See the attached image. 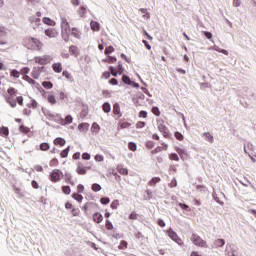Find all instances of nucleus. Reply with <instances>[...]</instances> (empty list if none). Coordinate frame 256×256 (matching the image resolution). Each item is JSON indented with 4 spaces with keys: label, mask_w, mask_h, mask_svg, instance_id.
<instances>
[{
    "label": "nucleus",
    "mask_w": 256,
    "mask_h": 256,
    "mask_svg": "<svg viewBox=\"0 0 256 256\" xmlns=\"http://www.w3.org/2000/svg\"><path fill=\"white\" fill-rule=\"evenodd\" d=\"M139 11H140V13H142L143 19H151V15H150L149 12L147 11V9H145V8H140Z\"/></svg>",
    "instance_id": "obj_21"
},
{
    "label": "nucleus",
    "mask_w": 256,
    "mask_h": 256,
    "mask_svg": "<svg viewBox=\"0 0 256 256\" xmlns=\"http://www.w3.org/2000/svg\"><path fill=\"white\" fill-rule=\"evenodd\" d=\"M203 137L205 138L206 141H208V143H213V141H215L213 135H211V133L209 132H204Z\"/></svg>",
    "instance_id": "obj_20"
},
{
    "label": "nucleus",
    "mask_w": 256,
    "mask_h": 256,
    "mask_svg": "<svg viewBox=\"0 0 256 256\" xmlns=\"http://www.w3.org/2000/svg\"><path fill=\"white\" fill-rule=\"evenodd\" d=\"M78 14L80 15V17H85V15H87V8L86 7H80V9L78 10Z\"/></svg>",
    "instance_id": "obj_39"
},
{
    "label": "nucleus",
    "mask_w": 256,
    "mask_h": 256,
    "mask_svg": "<svg viewBox=\"0 0 256 256\" xmlns=\"http://www.w3.org/2000/svg\"><path fill=\"white\" fill-rule=\"evenodd\" d=\"M49 149H51V146L49 145V143L44 142L40 144L41 151H49Z\"/></svg>",
    "instance_id": "obj_34"
},
{
    "label": "nucleus",
    "mask_w": 256,
    "mask_h": 256,
    "mask_svg": "<svg viewBox=\"0 0 256 256\" xmlns=\"http://www.w3.org/2000/svg\"><path fill=\"white\" fill-rule=\"evenodd\" d=\"M178 205L181 209H183V211H191V208H189L187 204L179 203Z\"/></svg>",
    "instance_id": "obj_55"
},
{
    "label": "nucleus",
    "mask_w": 256,
    "mask_h": 256,
    "mask_svg": "<svg viewBox=\"0 0 256 256\" xmlns=\"http://www.w3.org/2000/svg\"><path fill=\"white\" fill-rule=\"evenodd\" d=\"M115 51V48L113 46H108L105 48V55H111V53H113Z\"/></svg>",
    "instance_id": "obj_42"
},
{
    "label": "nucleus",
    "mask_w": 256,
    "mask_h": 256,
    "mask_svg": "<svg viewBox=\"0 0 256 256\" xmlns=\"http://www.w3.org/2000/svg\"><path fill=\"white\" fill-rule=\"evenodd\" d=\"M52 69L54 73H63V64H61V62H56L52 64Z\"/></svg>",
    "instance_id": "obj_10"
},
{
    "label": "nucleus",
    "mask_w": 256,
    "mask_h": 256,
    "mask_svg": "<svg viewBox=\"0 0 256 256\" xmlns=\"http://www.w3.org/2000/svg\"><path fill=\"white\" fill-rule=\"evenodd\" d=\"M30 71L31 69H29V67H24L20 70V75H27Z\"/></svg>",
    "instance_id": "obj_53"
},
{
    "label": "nucleus",
    "mask_w": 256,
    "mask_h": 256,
    "mask_svg": "<svg viewBox=\"0 0 256 256\" xmlns=\"http://www.w3.org/2000/svg\"><path fill=\"white\" fill-rule=\"evenodd\" d=\"M71 214L73 217H79V215H81V210H79V208H72Z\"/></svg>",
    "instance_id": "obj_41"
},
{
    "label": "nucleus",
    "mask_w": 256,
    "mask_h": 256,
    "mask_svg": "<svg viewBox=\"0 0 256 256\" xmlns=\"http://www.w3.org/2000/svg\"><path fill=\"white\" fill-rule=\"evenodd\" d=\"M174 137H175L178 141H183V139H185V137L183 136V134H181L180 132H175V133H174Z\"/></svg>",
    "instance_id": "obj_50"
},
{
    "label": "nucleus",
    "mask_w": 256,
    "mask_h": 256,
    "mask_svg": "<svg viewBox=\"0 0 256 256\" xmlns=\"http://www.w3.org/2000/svg\"><path fill=\"white\" fill-rule=\"evenodd\" d=\"M175 151L178 153V155H180L181 159H183V155H187V153L185 152V150L179 148V147H176L175 148Z\"/></svg>",
    "instance_id": "obj_45"
},
{
    "label": "nucleus",
    "mask_w": 256,
    "mask_h": 256,
    "mask_svg": "<svg viewBox=\"0 0 256 256\" xmlns=\"http://www.w3.org/2000/svg\"><path fill=\"white\" fill-rule=\"evenodd\" d=\"M34 61L38 65H49V63L53 61V57H51V55L36 56L34 58Z\"/></svg>",
    "instance_id": "obj_5"
},
{
    "label": "nucleus",
    "mask_w": 256,
    "mask_h": 256,
    "mask_svg": "<svg viewBox=\"0 0 256 256\" xmlns=\"http://www.w3.org/2000/svg\"><path fill=\"white\" fill-rule=\"evenodd\" d=\"M111 200L108 197H103L100 199V203H102V205H109V202Z\"/></svg>",
    "instance_id": "obj_57"
},
{
    "label": "nucleus",
    "mask_w": 256,
    "mask_h": 256,
    "mask_svg": "<svg viewBox=\"0 0 256 256\" xmlns=\"http://www.w3.org/2000/svg\"><path fill=\"white\" fill-rule=\"evenodd\" d=\"M47 101L51 105H55L57 103V99H55V95H53V94H48Z\"/></svg>",
    "instance_id": "obj_26"
},
{
    "label": "nucleus",
    "mask_w": 256,
    "mask_h": 256,
    "mask_svg": "<svg viewBox=\"0 0 256 256\" xmlns=\"http://www.w3.org/2000/svg\"><path fill=\"white\" fill-rule=\"evenodd\" d=\"M49 179L52 183H59V181L63 179V171H61L60 169H54L50 173Z\"/></svg>",
    "instance_id": "obj_3"
},
{
    "label": "nucleus",
    "mask_w": 256,
    "mask_h": 256,
    "mask_svg": "<svg viewBox=\"0 0 256 256\" xmlns=\"http://www.w3.org/2000/svg\"><path fill=\"white\" fill-rule=\"evenodd\" d=\"M87 169H91V167H85L82 164H78L76 168V173L78 175H87Z\"/></svg>",
    "instance_id": "obj_9"
},
{
    "label": "nucleus",
    "mask_w": 256,
    "mask_h": 256,
    "mask_svg": "<svg viewBox=\"0 0 256 256\" xmlns=\"http://www.w3.org/2000/svg\"><path fill=\"white\" fill-rule=\"evenodd\" d=\"M101 185L94 183L92 184V191H94V193H98V191H101Z\"/></svg>",
    "instance_id": "obj_43"
},
{
    "label": "nucleus",
    "mask_w": 256,
    "mask_h": 256,
    "mask_svg": "<svg viewBox=\"0 0 256 256\" xmlns=\"http://www.w3.org/2000/svg\"><path fill=\"white\" fill-rule=\"evenodd\" d=\"M225 245V240L224 239H217L214 241V247H223Z\"/></svg>",
    "instance_id": "obj_31"
},
{
    "label": "nucleus",
    "mask_w": 256,
    "mask_h": 256,
    "mask_svg": "<svg viewBox=\"0 0 256 256\" xmlns=\"http://www.w3.org/2000/svg\"><path fill=\"white\" fill-rule=\"evenodd\" d=\"M61 36L65 43L71 41V26L65 17L61 18Z\"/></svg>",
    "instance_id": "obj_2"
},
{
    "label": "nucleus",
    "mask_w": 256,
    "mask_h": 256,
    "mask_svg": "<svg viewBox=\"0 0 256 256\" xmlns=\"http://www.w3.org/2000/svg\"><path fill=\"white\" fill-rule=\"evenodd\" d=\"M169 187L173 188V187H177V179H172V181L169 183Z\"/></svg>",
    "instance_id": "obj_64"
},
{
    "label": "nucleus",
    "mask_w": 256,
    "mask_h": 256,
    "mask_svg": "<svg viewBox=\"0 0 256 256\" xmlns=\"http://www.w3.org/2000/svg\"><path fill=\"white\" fill-rule=\"evenodd\" d=\"M122 81L125 83V85H134V87H139V84L132 82L131 78H129L127 75L122 76Z\"/></svg>",
    "instance_id": "obj_12"
},
{
    "label": "nucleus",
    "mask_w": 256,
    "mask_h": 256,
    "mask_svg": "<svg viewBox=\"0 0 256 256\" xmlns=\"http://www.w3.org/2000/svg\"><path fill=\"white\" fill-rule=\"evenodd\" d=\"M0 136L1 137H9V128L2 126L0 127Z\"/></svg>",
    "instance_id": "obj_17"
},
{
    "label": "nucleus",
    "mask_w": 256,
    "mask_h": 256,
    "mask_svg": "<svg viewBox=\"0 0 256 256\" xmlns=\"http://www.w3.org/2000/svg\"><path fill=\"white\" fill-rule=\"evenodd\" d=\"M69 151H71V146H68L66 149H64L61 153H60V157L62 159H65L69 156Z\"/></svg>",
    "instance_id": "obj_23"
},
{
    "label": "nucleus",
    "mask_w": 256,
    "mask_h": 256,
    "mask_svg": "<svg viewBox=\"0 0 256 256\" xmlns=\"http://www.w3.org/2000/svg\"><path fill=\"white\" fill-rule=\"evenodd\" d=\"M113 113L114 115H118V119L123 117V114L121 113V106L119 105V103H115L113 105Z\"/></svg>",
    "instance_id": "obj_11"
},
{
    "label": "nucleus",
    "mask_w": 256,
    "mask_h": 256,
    "mask_svg": "<svg viewBox=\"0 0 256 256\" xmlns=\"http://www.w3.org/2000/svg\"><path fill=\"white\" fill-rule=\"evenodd\" d=\"M168 237L172 239L177 245H180V247H183L184 243L183 240L177 235V232L173 231V228H170L166 231Z\"/></svg>",
    "instance_id": "obj_6"
},
{
    "label": "nucleus",
    "mask_w": 256,
    "mask_h": 256,
    "mask_svg": "<svg viewBox=\"0 0 256 256\" xmlns=\"http://www.w3.org/2000/svg\"><path fill=\"white\" fill-rule=\"evenodd\" d=\"M169 160L170 161H179V155H177L176 153H172L169 155Z\"/></svg>",
    "instance_id": "obj_49"
},
{
    "label": "nucleus",
    "mask_w": 256,
    "mask_h": 256,
    "mask_svg": "<svg viewBox=\"0 0 256 256\" xmlns=\"http://www.w3.org/2000/svg\"><path fill=\"white\" fill-rule=\"evenodd\" d=\"M191 241L193 245H196V247L206 248L207 247V241L203 240L201 236L197 234H192Z\"/></svg>",
    "instance_id": "obj_4"
},
{
    "label": "nucleus",
    "mask_w": 256,
    "mask_h": 256,
    "mask_svg": "<svg viewBox=\"0 0 256 256\" xmlns=\"http://www.w3.org/2000/svg\"><path fill=\"white\" fill-rule=\"evenodd\" d=\"M22 45L29 51H43V47H45L43 41L33 36H25L22 39Z\"/></svg>",
    "instance_id": "obj_1"
},
{
    "label": "nucleus",
    "mask_w": 256,
    "mask_h": 256,
    "mask_svg": "<svg viewBox=\"0 0 256 256\" xmlns=\"http://www.w3.org/2000/svg\"><path fill=\"white\" fill-rule=\"evenodd\" d=\"M145 122H143V121H138L137 123H136V129H143V127H145Z\"/></svg>",
    "instance_id": "obj_59"
},
{
    "label": "nucleus",
    "mask_w": 256,
    "mask_h": 256,
    "mask_svg": "<svg viewBox=\"0 0 256 256\" xmlns=\"http://www.w3.org/2000/svg\"><path fill=\"white\" fill-rule=\"evenodd\" d=\"M93 221H94V223H102L103 215L99 212L94 213L93 214Z\"/></svg>",
    "instance_id": "obj_15"
},
{
    "label": "nucleus",
    "mask_w": 256,
    "mask_h": 256,
    "mask_svg": "<svg viewBox=\"0 0 256 256\" xmlns=\"http://www.w3.org/2000/svg\"><path fill=\"white\" fill-rule=\"evenodd\" d=\"M95 161H98L99 163L103 162L105 160V157H103V155L101 154H97L95 157H94Z\"/></svg>",
    "instance_id": "obj_56"
},
{
    "label": "nucleus",
    "mask_w": 256,
    "mask_h": 256,
    "mask_svg": "<svg viewBox=\"0 0 256 256\" xmlns=\"http://www.w3.org/2000/svg\"><path fill=\"white\" fill-rule=\"evenodd\" d=\"M46 37H49V39H56V37H59V32L55 28H48L44 31Z\"/></svg>",
    "instance_id": "obj_7"
},
{
    "label": "nucleus",
    "mask_w": 256,
    "mask_h": 256,
    "mask_svg": "<svg viewBox=\"0 0 256 256\" xmlns=\"http://www.w3.org/2000/svg\"><path fill=\"white\" fill-rule=\"evenodd\" d=\"M101 127L99 126V124H97V122H94L92 124V127H91V130L94 132V133H99Z\"/></svg>",
    "instance_id": "obj_38"
},
{
    "label": "nucleus",
    "mask_w": 256,
    "mask_h": 256,
    "mask_svg": "<svg viewBox=\"0 0 256 256\" xmlns=\"http://www.w3.org/2000/svg\"><path fill=\"white\" fill-rule=\"evenodd\" d=\"M72 199H74L75 201H78V203H82L83 195H81L79 193H73L72 194Z\"/></svg>",
    "instance_id": "obj_25"
},
{
    "label": "nucleus",
    "mask_w": 256,
    "mask_h": 256,
    "mask_svg": "<svg viewBox=\"0 0 256 256\" xmlns=\"http://www.w3.org/2000/svg\"><path fill=\"white\" fill-rule=\"evenodd\" d=\"M59 165V160L57 158H53L50 162H49V166L50 167H57Z\"/></svg>",
    "instance_id": "obj_44"
},
{
    "label": "nucleus",
    "mask_w": 256,
    "mask_h": 256,
    "mask_svg": "<svg viewBox=\"0 0 256 256\" xmlns=\"http://www.w3.org/2000/svg\"><path fill=\"white\" fill-rule=\"evenodd\" d=\"M16 101L18 103V105H20L21 107H23V96H18L16 98Z\"/></svg>",
    "instance_id": "obj_63"
},
{
    "label": "nucleus",
    "mask_w": 256,
    "mask_h": 256,
    "mask_svg": "<svg viewBox=\"0 0 256 256\" xmlns=\"http://www.w3.org/2000/svg\"><path fill=\"white\" fill-rule=\"evenodd\" d=\"M157 183H161V178L159 177H154L152 178L149 182H148V185L150 187H155L157 185Z\"/></svg>",
    "instance_id": "obj_18"
},
{
    "label": "nucleus",
    "mask_w": 256,
    "mask_h": 256,
    "mask_svg": "<svg viewBox=\"0 0 256 256\" xmlns=\"http://www.w3.org/2000/svg\"><path fill=\"white\" fill-rule=\"evenodd\" d=\"M120 125V129H129V127H131V123L129 122H121L119 123Z\"/></svg>",
    "instance_id": "obj_46"
},
{
    "label": "nucleus",
    "mask_w": 256,
    "mask_h": 256,
    "mask_svg": "<svg viewBox=\"0 0 256 256\" xmlns=\"http://www.w3.org/2000/svg\"><path fill=\"white\" fill-rule=\"evenodd\" d=\"M66 183H70V185L75 186V182H73V176L71 174H65Z\"/></svg>",
    "instance_id": "obj_29"
},
{
    "label": "nucleus",
    "mask_w": 256,
    "mask_h": 256,
    "mask_svg": "<svg viewBox=\"0 0 256 256\" xmlns=\"http://www.w3.org/2000/svg\"><path fill=\"white\" fill-rule=\"evenodd\" d=\"M43 23L45 25H49L50 27H55V21L51 20L50 18L44 17Z\"/></svg>",
    "instance_id": "obj_24"
},
{
    "label": "nucleus",
    "mask_w": 256,
    "mask_h": 256,
    "mask_svg": "<svg viewBox=\"0 0 256 256\" xmlns=\"http://www.w3.org/2000/svg\"><path fill=\"white\" fill-rule=\"evenodd\" d=\"M19 131H20V133H24V135H27V133H29V131H31V129L25 125H21L19 127Z\"/></svg>",
    "instance_id": "obj_32"
},
{
    "label": "nucleus",
    "mask_w": 256,
    "mask_h": 256,
    "mask_svg": "<svg viewBox=\"0 0 256 256\" xmlns=\"http://www.w3.org/2000/svg\"><path fill=\"white\" fill-rule=\"evenodd\" d=\"M6 101L7 103L10 104L11 107L13 108L17 107V101H15L13 98L7 97Z\"/></svg>",
    "instance_id": "obj_37"
},
{
    "label": "nucleus",
    "mask_w": 256,
    "mask_h": 256,
    "mask_svg": "<svg viewBox=\"0 0 256 256\" xmlns=\"http://www.w3.org/2000/svg\"><path fill=\"white\" fill-rule=\"evenodd\" d=\"M31 75L33 79H39V77H41V74L39 73V71H32Z\"/></svg>",
    "instance_id": "obj_61"
},
{
    "label": "nucleus",
    "mask_w": 256,
    "mask_h": 256,
    "mask_svg": "<svg viewBox=\"0 0 256 256\" xmlns=\"http://www.w3.org/2000/svg\"><path fill=\"white\" fill-rule=\"evenodd\" d=\"M62 192L64 195H71V187L70 186H62Z\"/></svg>",
    "instance_id": "obj_40"
},
{
    "label": "nucleus",
    "mask_w": 256,
    "mask_h": 256,
    "mask_svg": "<svg viewBox=\"0 0 256 256\" xmlns=\"http://www.w3.org/2000/svg\"><path fill=\"white\" fill-rule=\"evenodd\" d=\"M24 81H27V83H30V85H34L35 84V80H33L31 77L24 75L23 76Z\"/></svg>",
    "instance_id": "obj_48"
},
{
    "label": "nucleus",
    "mask_w": 256,
    "mask_h": 256,
    "mask_svg": "<svg viewBox=\"0 0 256 256\" xmlns=\"http://www.w3.org/2000/svg\"><path fill=\"white\" fill-rule=\"evenodd\" d=\"M53 143L56 146L65 147V144L67 143V141H65L64 138L58 137V138L54 139Z\"/></svg>",
    "instance_id": "obj_13"
},
{
    "label": "nucleus",
    "mask_w": 256,
    "mask_h": 256,
    "mask_svg": "<svg viewBox=\"0 0 256 256\" xmlns=\"http://www.w3.org/2000/svg\"><path fill=\"white\" fill-rule=\"evenodd\" d=\"M152 113L153 115H156V117H159V115H161V111L159 110V107H153Z\"/></svg>",
    "instance_id": "obj_52"
},
{
    "label": "nucleus",
    "mask_w": 256,
    "mask_h": 256,
    "mask_svg": "<svg viewBox=\"0 0 256 256\" xmlns=\"http://www.w3.org/2000/svg\"><path fill=\"white\" fill-rule=\"evenodd\" d=\"M69 53L77 57V55H79V48H77L75 45H72L69 47Z\"/></svg>",
    "instance_id": "obj_19"
},
{
    "label": "nucleus",
    "mask_w": 256,
    "mask_h": 256,
    "mask_svg": "<svg viewBox=\"0 0 256 256\" xmlns=\"http://www.w3.org/2000/svg\"><path fill=\"white\" fill-rule=\"evenodd\" d=\"M106 229L108 231H113V223H111V221L106 220V225H105Z\"/></svg>",
    "instance_id": "obj_51"
},
{
    "label": "nucleus",
    "mask_w": 256,
    "mask_h": 256,
    "mask_svg": "<svg viewBox=\"0 0 256 256\" xmlns=\"http://www.w3.org/2000/svg\"><path fill=\"white\" fill-rule=\"evenodd\" d=\"M139 117L142 118V119H147V111L141 110L139 112Z\"/></svg>",
    "instance_id": "obj_62"
},
{
    "label": "nucleus",
    "mask_w": 256,
    "mask_h": 256,
    "mask_svg": "<svg viewBox=\"0 0 256 256\" xmlns=\"http://www.w3.org/2000/svg\"><path fill=\"white\" fill-rule=\"evenodd\" d=\"M79 131H87L89 129V123H81L78 125Z\"/></svg>",
    "instance_id": "obj_35"
},
{
    "label": "nucleus",
    "mask_w": 256,
    "mask_h": 256,
    "mask_svg": "<svg viewBox=\"0 0 256 256\" xmlns=\"http://www.w3.org/2000/svg\"><path fill=\"white\" fill-rule=\"evenodd\" d=\"M117 171L120 175H129V170L123 166H118Z\"/></svg>",
    "instance_id": "obj_22"
},
{
    "label": "nucleus",
    "mask_w": 256,
    "mask_h": 256,
    "mask_svg": "<svg viewBox=\"0 0 256 256\" xmlns=\"http://www.w3.org/2000/svg\"><path fill=\"white\" fill-rule=\"evenodd\" d=\"M128 149L130 151H137V144H135L134 142H129L128 143Z\"/></svg>",
    "instance_id": "obj_47"
},
{
    "label": "nucleus",
    "mask_w": 256,
    "mask_h": 256,
    "mask_svg": "<svg viewBox=\"0 0 256 256\" xmlns=\"http://www.w3.org/2000/svg\"><path fill=\"white\" fill-rule=\"evenodd\" d=\"M42 87H44V89H53V83L50 81H44L42 83Z\"/></svg>",
    "instance_id": "obj_36"
},
{
    "label": "nucleus",
    "mask_w": 256,
    "mask_h": 256,
    "mask_svg": "<svg viewBox=\"0 0 256 256\" xmlns=\"http://www.w3.org/2000/svg\"><path fill=\"white\" fill-rule=\"evenodd\" d=\"M129 219H130L131 221H137L138 215H137L135 212H132V213L129 215Z\"/></svg>",
    "instance_id": "obj_60"
},
{
    "label": "nucleus",
    "mask_w": 256,
    "mask_h": 256,
    "mask_svg": "<svg viewBox=\"0 0 256 256\" xmlns=\"http://www.w3.org/2000/svg\"><path fill=\"white\" fill-rule=\"evenodd\" d=\"M72 37H75V39H81V30L77 28H72L71 30Z\"/></svg>",
    "instance_id": "obj_14"
},
{
    "label": "nucleus",
    "mask_w": 256,
    "mask_h": 256,
    "mask_svg": "<svg viewBox=\"0 0 256 256\" xmlns=\"http://www.w3.org/2000/svg\"><path fill=\"white\" fill-rule=\"evenodd\" d=\"M63 77H65V79H67V81H73V76L71 75V73L67 70H64L62 72Z\"/></svg>",
    "instance_id": "obj_28"
},
{
    "label": "nucleus",
    "mask_w": 256,
    "mask_h": 256,
    "mask_svg": "<svg viewBox=\"0 0 256 256\" xmlns=\"http://www.w3.org/2000/svg\"><path fill=\"white\" fill-rule=\"evenodd\" d=\"M59 123H60V125H63V126H65V125H71V123H73V116L67 115V116L65 117V119L60 118Z\"/></svg>",
    "instance_id": "obj_8"
},
{
    "label": "nucleus",
    "mask_w": 256,
    "mask_h": 256,
    "mask_svg": "<svg viewBox=\"0 0 256 256\" xmlns=\"http://www.w3.org/2000/svg\"><path fill=\"white\" fill-rule=\"evenodd\" d=\"M10 77H14V79H19L21 77V72L16 69L11 70Z\"/></svg>",
    "instance_id": "obj_27"
},
{
    "label": "nucleus",
    "mask_w": 256,
    "mask_h": 256,
    "mask_svg": "<svg viewBox=\"0 0 256 256\" xmlns=\"http://www.w3.org/2000/svg\"><path fill=\"white\" fill-rule=\"evenodd\" d=\"M127 245H128L127 241L122 240L120 242V245L118 246V249H127Z\"/></svg>",
    "instance_id": "obj_54"
},
{
    "label": "nucleus",
    "mask_w": 256,
    "mask_h": 256,
    "mask_svg": "<svg viewBox=\"0 0 256 256\" xmlns=\"http://www.w3.org/2000/svg\"><path fill=\"white\" fill-rule=\"evenodd\" d=\"M7 93L9 95L8 97L13 98V97H15V95H17V89H15V88H8Z\"/></svg>",
    "instance_id": "obj_33"
},
{
    "label": "nucleus",
    "mask_w": 256,
    "mask_h": 256,
    "mask_svg": "<svg viewBox=\"0 0 256 256\" xmlns=\"http://www.w3.org/2000/svg\"><path fill=\"white\" fill-rule=\"evenodd\" d=\"M102 109L104 113H110L111 112V104L109 102H105L102 106Z\"/></svg>",
    "instance_id": "obj_30"
},
{
    "label": "nucleus",
    "mask_w": 256,
    "mask_h": 256,
    "mask_svg": "<svg viewBox=\"0 0 256 256\" xmlns=\"http://www.w3.org/2000/svg\"><path fill=\"white\" fill-rule=\"evenodd\" d=\"M90 27L92 29V31H100L101 30V24H99V22L97 21H91L90 22Z\"/></svg>",
    "instance_id": "obj_16"
},
{
    "label": "nucleus",
    "mask_w": 256,
    "mask_h": 256,
    "mask_svg": "<svg viewBox=\"0 0 256 256\" xmlns=\"http://www.w3.org/2000/svg\"><path fill=\"white\" fill-rule=\"evenodd\" d=\"M215 51H217L218 53H223V55H229V52L227 50L221 49L219 47H216Z\"/></svg>",
    "instance_id": "obj_58"
}]
</instances>
